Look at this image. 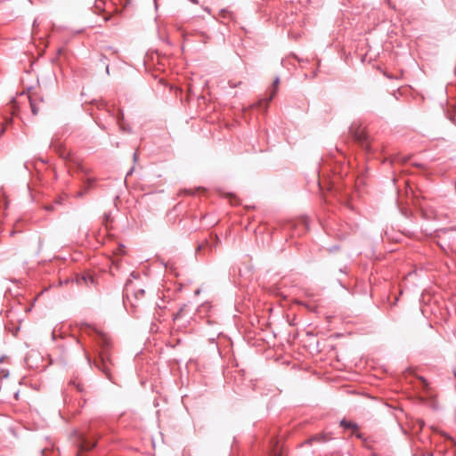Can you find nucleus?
<instances>
[{
  "label": "nucleus",
  "instance_id": "f257e3e1",
  "mask_svg": "<svg viewBox=\"0 0 456 456\" xmlns=\"http://www.w3.org/2000/svg\"><path fill=\"white\" fill-rule=\"evenodd\" d=\"M353 133L355 141L361 144L362 149H364L367 152H370L371 148L369 142V135L366 134V132L362 129H358Z\"/></svg>",
  "mask_w": 456,
  "mask_h": 456
},
{
  "label": "nucleus",
  "instance_id": "f03ea898",
  "mask_svg": "<svg viewBox=\"0 0 456 456\" xmlns=\"http://www.w3.org/2000/svg\"><path fill=\"white\" fill-rule=\"evenodd\" d=\"M110 363V361L109 360L108 356L105 354H101L100 362H94L95 367L102 370L105 374L107 379H109L110 381H113L110 370L109 367Z\"/></svg>",
  "mask_w": 456,
  "mask_h": 456
},
{
  "label": "nucleus",
  "instance_id": "7ed1b4c3",
  "mask_svg": "<svg viewBox=\"0 0 456 456\" xmlns=\"http://www.w3.org/2000/svg\"><path fill=\"white\" fill-rule=\"evenodd\" d=\"M96 445L94 440H90L83 435H79L77 440V446L79 451H90Z\"/></svg>",
  "mask_w": 456,
  "mask_h": 456
},
{
  "label": "nucleus",
  "instance_id": "20e7f679",
  "mask_svg": "<svg viewBox=\"0 0 456 456\" xmlns=\"http://www.w3.org/2000/svg\"><path fill=\"white\" fill-rule=\"evenodd\" d=\"M95 183V179L94 178H91V177H86L85 181H84V183H85V188L84 190H81L79 191L77 193V197H83L85 195V193L91 188L94 186Z\"/></svg>",
  "mask_w": 456,
  "mask_h": 456
},
{
  "label": "nucleus",
  "instance_id": "39448f33",
  "mask_svg": "<svg viewBox=\"0 0 456 456\" xmlns=\"http://www.w3.org/2000/svg\"><path fill=\"white\" fill-rule=\"evenodd\" d=\"M269 456H283L282 450L279 447L278 441L273 442Z\"/></svg>",
  "mask_w": 456,
  "mask_h": 456
},
{
  "label": "nucleus",
  "instance_id": "423d86ee",
  "mask_svg": "<svg viewBox=\"0 0 456 456\" xmlns=\"http://www.w3.org/2000/svg\"><path fill=\"white\" fill-rule=\"evenodd\" d=\"M279 83L280 78L276 77L273 82V89L270 91V95L266 99L267 102H271L273 99L274 95L276 94Z\"/></svg>",
  "mask_w": 456,
  "mask_h": 456
},
{
  "label": "nucleus",
  "instance_id": "0eeeda50",
  "mask_svg": "<svg viewBox=\"0 0 456 456\" xmlns=\"http://www.w3.org/2000/svg\"><path fill=\"white\" fill-rule=\"evenodd\" d=\"M340 426L346 429H354L356 430L358 428V425L356 423L347 421L346 419H342L340 421Z\"/></svg>",
  "mask_w": 456,
  "mask_h": 456
},
{
  "label": "nucleus",
  "instance_id": "6e6552de",
  "mask_svg": "<svg viewBox=\"0 0 456 456\" xmlns=\"http://www.w3.org/2000/svg\"><path fill=\"white\" fill-rule=\"evenodd\" d=\"M28 100H29V104H30V108H31V111H32L33 115H37L39 109L37 106L33 97L29 95Z\"/></svg>",
  "mask_w": 456,
  "mask_h": 456
},
{
  "label": "nucleus",
  "instance_id": "1a4fd4ad",
  "mask_svg": "<svg viewBox=\"0 0 456 456\" xmlns=\"http://www.w3.org/2000/svg\"><path fill=\"white\" fill-rule=\"evenodd\" d=\"M86 285H88L89 283L93 284L94 283V278L92 275L90 274H84L81 276L80 278Z\"/></svg>",
  "mask_w": 456,
  "mask_h": 456
},
{
  "label": "nucleus",
  "instance_id": "9d476101",
  "mask_svg": "<svg viewBox=\"0 0 456 456\" xmlns=\"http://www.w3.org/2000/svg\"><path fill=\"white\" fill-rule=\"evenodd\" d=\"M104 0H95L94 7L97 11H102L104 9Z\"/></svg>",
  "mask_w": 456,
  "mask_h": 456
},
{
  "label": "nucleus",
  "instance_id": "9b49d317",
  "mask_svg": "<svg viewBox=\"0 0 456 456\" xmlns=\"http://www.w3.org/2000/svg\"><path fill=\"white\" fill-rule=\"evenodd\" d=\"M145 291L143 289H138L134 291V297L135 299H139L144 297Z\"/></svg>",
  "mask_w": 456,
  "mask_h": 456
},
{
  "label": "nucleus",
  "instance_id": "f8f14e48",
  "mask_svg": "<svg viewBox=\"0 0 456 456\" xmlns=\"http://www.w3.org/2000/svg\"><path fill=\"white\" fill-rule=\"evenodd\" d=\"M45 210L47 211H53L54 210V205L51 204V205H46L45 207Z\"/></svg>",
  "mask_w": 456,
  "mask_h": 456
},
{
  "label": "nucleus",
  "instance_id": "ddd939ff",
  "mask_svg": "<svg viewBox=\"0 0 456 456\" xmlns=\"http://www.w3.org/2000/svg\"><path fill=\"white\" fill-rule=\"evenodd\" d=\"M79 170H80L82 173H84V175H85L86 176H87V175H88V170H87L86 168H85L84 167H82V166H81V167H79Z\"/></svg>",
  "mask_w": 456,
  "mask_h": 456
},
{
  "label": "nucleus",
  "instance_id": "4468645a",
  "mask_svg": "<svg viewBox=\"0 0 456 456\" xmlns=\"http://www.w3.org/2000/svg\"><path fill=\"white\" fill-rule=\"evenodd\" d=\"M420 381H421V383L423 384V386H424L425 387H428V381H427V379H424V378H422V377H421V378H420Z\"/></svg>",
  "mask_w": 456,
  "mask_h": 456
},
{
  "label": "nucleus",
  "instance_id": "2eb2a0df",
  "mask_svg": "<svg viewBox=\"0 0 456 456\" xmlns=\"http://www.w3.org/2000/svg\"><path fill=\"white\" fill-rule=\"evenodd\" d=\"M312 440H315V441L321 442V441H323V437L322 436H314V437H313Z\"/></svg>",
  "mask_w": 456,
  "mask_h": 456
},
{
  "label": "nucleus",
  "instance_id": "dca6fc26",
  "mask_svg": "<svg viewBox=\"0 0 456 456\" xmlns=\"http://www.w3.org/2000/svg\"><path fill=\"white\" fill-rule=\"evenodd\" d=\"M204 247H205V244H200V245L198 246L197 250H201V249H203V248H204Z\"/></svg>",
  "mask_w": 456,
  "mask_h": 456
},
{
  "label": "nucleus",
  "instance_id": "f3484780",
  "mask_svg": "<svg viewBox=\"0 0 456 456\" xmlns=\"http://www.w3.org/2000/svg\"><path fill=\"white\" fill-rule=\"evenodd\" d=\"M61 200H62V199L60 198V199L56 200L54 203L55 204H61Z\"/></svg>",
  "mask_w": 456,
  "mask_h": 456
},
{
  "label": "nucleus",
  "instance_id": "a211bd4d",
  "mask_svg": "<svg viewBox=\"0 0 456 456\" xmlns=\"http://www.w3.org/2000/svg\"><path fill=\"white\" fill-rule=\"evenodd\" d=\"M384 75H385L387 78H389V79H392V78H393V77H392L391 75H389V74H387V73H386V72H384Z\"/></svg>",
  "mask_w": 456,
  "mask_h": 456
},
{
  "label": "nucleus",
  "instance_id": "6ab92c4d",
  "mask_svg": "<svg viewBox=\"0 0 456 456\" xmlns=\"http://www.w3.org/2000/svg\"><path fill=\"white\" fill-rule=\"evenodd\" d=\"M38 23H37V20L36 19L33 22V28H35L36 26H37Z\"/></svg>",
  "mask_w": 456,
  "mask_h": 456
},
{
  "label": "nucleus",
  "instance_id": "aec40b11",
  "mask_svg": "<svg viewBox=\"0 0 456 456\" xmlns=\"http://www.w3.org/2000/svg\"><path fill=\"white\" fill-rule=\"evenodd\" d=\"M181 312H182V310H180V311L176 314V315L175 316V319H177V318L180 316Z\"/></svg>",
  "mask_w": 456,
  "mask_h": 456
},
{
  "label": "nucleus",
  "instance_id": "412c9836",
  "mask_svg": "<svg viewBox=\"0 0 456 456\" xmlns=\"http://www.w3.org/2000/svg\"><path fill=\"white\" fill-rule=\"evenodd\" d=\"M355 436H356V437H358V438H360V439H361V438H362V435L361 433H357V434H355Z\"/></svg>",
  "mask_w": 456,
  "mask_h": 456
},
{
  "label": "nucleus",
  "instance_id": "4be33fe9",
  "mask_svg": "<svg viewBox=\"0 0 456 456\" xmlns=\"http://www.w3.org/2000/svg\"><path fill=\"white\" fill-rule=\"evenodd\" d=\"M106 72H107V74L110 73V71H109V65L106 66Z\"/></svg>",
  "mask_w": 456,
  "mask_h": 456
},
{
  "label": "nucleus",
  "instance_id": "5701e85b",
  "mask_svg": "<svg viewBox=\"0 0 456 456\" xmlns=\"http://www.w3.org/2000/svg\"><path fill=\"white\" fill-rule=\"evenodd\" d=\"M222 13H225V12H228L226 10H222L221 11Z\"/></svg>",
  "mask_w": 456,
  "mask_h": 456
},
{
  "label": "nucleus",
  "instance_id": "b1692460",
  "mask_svg": "<svg viewBox=\"0 0 456 456\" xmlns=\"http://www.w3.org/2000/svg\"><path fill=\"white\" fill-rule=\"evenodd\" d=\"M87 361L89 363H91V359L87 356Z\"/></svg>",
  "mask_w": 456,
  "mask_h": 456
},
{
  "label": "nucleus",
  "instance_id": "393cba45",
  "mask_svg": "<svg viewBox=\"0 0 456 456\" xmlns=\"http://www.w3.org/2000/svg\"><path fill=\"white\" fill-rule=\"evenodd\" d=\"M191 1H192L193 3H197V1H196V0H191Z\"/></svg>",
  "mask_w": 456,
  "mask_h": 456
},
{
  "label": "nucleus",
  "instance_id": "a878e982",
  "mask_svg": "<svg viewBox=\"0 0 456 456\" xmlns=\"http://www.w3.org/2000/svg\"><path fill=\"white\" fill-rule=\"evenodd\" d=\"M454 376L456 377V372H454Z\"/></svg>",
  "mask_w": 456,
  "mask_h": 456
}]
</instances>
